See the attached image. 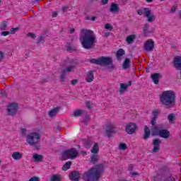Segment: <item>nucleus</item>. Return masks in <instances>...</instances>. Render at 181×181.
<instances>
[{"label":"nucleus","mask_w":181,"mask_h":181,"mask_svg":"<svg viewBox=\"0 0 181 181\" xmlns=\"http://www.w3.org/2000/svg\"><path fill=\"white\" fill-rule=\"evenodd\" d=\"M97 37L92 30L82 28L80 32L79 40L83 49H93L95 47L97 43Z\"/></svg>","instance_id":"1"},{"label":"nucleus","mask_w":181,"mask_h":181,"mask_svg":"<svg viewBox=\"0 0 181 181\" xmlns=\"http://www.w3.org/2000/svg\"><path fill=\"white\" fill-rule=\"evenodd\" d=\"M159 100L165 108H173L176 104V93L172 90H164L160 95Z\"/></svg>","instance_id":"2"},{"label":"nucleus","mask_w":181,"mask_h":181,"mask_svg":"<svg viewBox=\"0 0 181 181\" xmlns=\"http://www.w3.org/2000/svg\"><path fill=\"white\" fill-rule=\"evenodd\" d=\"M103 170H104V166L102 164H99L85 172L83 174V179L85 181H98L101 177Z\"/></svg>","instance_id":"3"},{"label":"nucleus","mask_w":181,"mask_h":181,"mask_svg":"<svg viewBox=\"0 0 181 181\" xmlns=\"http://www.w3.org/2000/svg\"><path fill=\"white\" fill-rule=\"evenodd\" d=\"M40 141H42V136L37 132H33L27 135L26 141L28 144L31 146H35L36 149H39Z\"/></svg>","instance_id":"4"},{"label":"nucleus","mask_w":181,"mask_h":181,"mask_svg":"<svg viewBox=\"0 0 181 181\" xmlns=\"http://www.w3.org/2000/svg\"><path fill=\"white\" fill-rule=\"evenodd\" d=\"M138 15H143L144 18H147V22L152 23L156 19V16L152 13V10L149 8L137 10Z\"/></svg>","instance_id":"5"},{"label":"nucleus","mask_w":181,"mask_h":181,"mask_svg":"<svg viewBox=\"0 0 181 181\" xmlns=\"http://www.w3.org/2000/svg\"><path fill=\"white\" fill-rule=\"evenodd\" d=\"M90 62L93 64H98V66H110L112 63V59L108 57H101L98 59H92Z\"/></svg>","instance_id":"6"},{"label":"nucleus","mask_w":181,"mask_h":181,"mask_svg":"<svg viewBox=\"0 0 181 181\" xmlns=\"http://www.w3.org/2000/svg\"><path fill=\"white\" fill-rule=\"evenodd\" d=\"M78 156V152L76 148H71L66 150L62 153V159L67 160V159H76Z\"/></svg>","instance_id":"7"},{"label":"nucleus","mask_w":181,"mask_h":181,"mask_svg":"<svg viewBox=\"0 0 181 181\" xmlns=\"http://www.w3.org/2000/svg\"><path fill=\"white\" fill-rule=\"evenodd\" d=\"M18 110H19V105H18L17 103H12L8 104L7 106V111L8 115H11V117H13L18 114Z\"/></svg>","instance_id":"8"},{"label":"nucleus","mask_w":181,"mask_h":181,"mask_svg":"<svg viewBox=\"0 0 181 181\" xmlns=\"http://www.w3.org/2000/svg\"><path fill=\"white\" fill-rule=\"evenodd\" d=\"M138 129V126L134 122H129L126 126V132L129 135H132V134H135V131Z\"/></svg>","instance_id":"9"},{"label":"nucleus","mask_w":181,"mask_h":181,"mask_svg":"<svg viewBox=\"0 0 181 181\" xmlns=\"http://www.w3.org/2000/svg\"><path fill=\"white\" fill-rule=\"evenodd\" d=\"M105 132L107 138H111L115 134V127L112 124H107L105 127Z\"/></svg>","instance_id":"10"},{"label":"nucleus","mask_w":181,"mask_h":181,"mask_svg":"<svg viewBox=\"0 0 181 181\" xmlns=\"http://www.w3.org/2000/svg\"><path fill=\"white\" fill-rule=\"evenodd\" d=\"M153 47H155V43L152 40H148L144 44V49L146 52L153 50Z\"/></svg>","instance_id":"11"},{"label":"nucleus","mask_w":181,"mask_h":181,"mask_svg":"<svg viewBox=\"0 0 181 181\" xmlns=\"http://www.w3.org/2000/svg\"><path fill=\"white\" fill-rule=\"evenodd\" d=\"M69 180L71 181H79L80 180V172L77 170L72 171L69 174Z\"/></svg>","instance_id":"12"},{"label":"nucleus","mask_w":181,"mask_h":181,"mask_svg":"<svg viewBox=\"0 0 181 181\" xmlns=\"http://www.w3.org/2000/svg\"><path fill=\"white\" fill-rule=\"evenodd\" d=\"M160 140L156 139L153 141V148L152 150V152H158L159 151V149H160Z\"/></svg>","instance_id":"13"},{"label":"nucleus","mask_w":181,"mask_h":181,"mask_svg":"<svg viewBox=\"0 0 181 181\" xmlns=\"http://www.w3.org/2000/svg\"><path fill=\"white\" fill-rule=\"evenodd\" d=\"M159 136L160 138H164V139H168L170 136V132L166 129H161L159 132Z\"/></svg>","instance_id":"14"},{"label":"nucleus","mask_w":181,"mask_h":181,"mask_svg":"<svg viewBox=\"0 0 181 181\" xmlns=\"http://www.w3.org/2000/svg\"><path fill=\"white\" fill-rule=\"evenodd\" d=\"M85 80L87 83H93L94 80V71H89L86 74Z\"/></svg>","instance_id":"15"},{"label":"nucleus","mask_w":181,"mask_h":181,"mask_svg":"<svg viewBox=\"0 0 181 181\" xmlns=\"http://www.w3.org/2000/svg\"><path fill=\"white\" fill-rule=\"evenodd\" d=\"M11 156L13 159H14V160H20V159H22V158H23V154H22L19 151H16L11 154Z\"/></svg>","instance_id":"16"},{"label":"nucleus","mask_w":181,"mask_h":181,"mask_svg":"<svg viewBox=\"0 0 181 181\" xmlns=\"http://www.w3.org/2000/svg\"><path fill=\"white\" fill-rule=\"evenodd\" d=\"M173 64L175 69H181V58L179 57L174 58Z\"/></svg>","instance_id":"17"},{"label":"nucleus","mask_w":181,"mask_h":181,"mask_svg":"<svg viewBox=\"0 0 181 181\" xmlns=\"http://www.w3.org/2000/svg\"><path fill=\"white\" fill-rule=\"evenodd\" d=\"M143 33L144 36H148L150 33H153V31L149 30V24H144Z\"/></svg>","instance_id":"18"},{"label":"nucleus","mask_w":181,"mask_h":181,"mask_svg":"<svg viewBox=\"0 0 181 181\" xmlns=\"http://www.w3.org/2000/svg\"><path fill=\"white\" fill-rule=\"evenodd\" d=\"M119 11V7L118 6V4H112L110 8V12L112 13H117Z\"/></svg>","instance_id":"19"},{"label":"nucleus","mask_w":181,"mask_h":181,"mask_svg":"<svg viewBox=\"0 0 181 181\" xmlns=\"http://www.w3.org/2000/svg\"><path fill=\"white\" fill-rule=\"evenodd\" d=\"M160 75L158 73L153 74L151 78L153 80L154 84H159V78Z\"/></svg>","instance_id":"20"},{"label":"nucleus","mask_w":181,"mask_h":181,"mask_svg":"<svg viewBox=\"0 0 181 181\" xmlns=\"http://www.w3.org/2000/svg\"><path fill=\"white\" fill-rule=\"evenodd\" d=\"M59 111H60V107H57L50 110V112H49V116L51 118H53V117H56L57 115V112Z\"/></svg>","instance_id":"21"},{"label":"nucleus","mask_w":181,"mask_h":181,"mask_svg":"<svg viewBox=\"0 0 181 181\" xmlns=\"http://www.w3.org/2000/svg\"><path fill=\"white\" fill-rule=\"evenodd\" d=\"M100 159V156H98V153H93L90 157V163L93 165H95L98 160Z\"/></svg>","instance_id":"22"},{"label":"nucleus","mask_w":181,"mask_h":181,"mask_svg":"<svg viewBox=\"0 0 181 181\" xmlns=\"http://www.w3.org/2000/svg\"><path fill=\"white\" fill-rule=\"evenodd\" d=\"M136 38V36L135 35H130L126 37V42L128 45H132Z\"/></svg>","instance_id":"23"},{"label":"nucleus","mask_w":181,"mask_h":181,"mask_svg":"<svg viewBox=\"0 0 181 181\" xmlns=\"http://www.w3.org/2000/svg\"><path fill=\"white\" fill-rule=\"evenodd\" d=\"M151 136V129H149V127L148 126L144 127V139L146 140Z\"/></svg>","instance_id":"24"},{"label":"nucleus","mask_w":181,"mask_h":181,"mask_svg":"<svg viewBox=\"0 0 181 181\" xmlns=\"http://www.w3.org/2000/svg\"><path fill=\"white\" fill-rule=\"evenodd\" d=\"M50 181H62L63 180V178H62V175L60 174H54L50 177Z\"/></svg>","instance_id":"25"},{"label":"nucleus","mask_w":181,"mask_h":181,"mask_svg":"<svg viewBox=\"0 0 181 181\" xmlns=\"http://www.w3.org/2000/svg\"><path fill=\"white\" fill-rule=\"evenodd\" d=\"M33 159H34V162L38 163V162H40L42 159H43V156L37 153H34L33 156Z\"/></svg>","instance_id":"26"},{"label":"nucleus","mask_w":181,"mask_h":181,"mask_svg":"<svg viewBox=\"0 0 181 181\" xmlns=\"http://www.w3.org/2000/svg\"><path fill=\"white\" fill-rule=\"evenodd\" d=\"M131 65V59L129 58H126L124 62H123V69L124 70H127Z\"/></svg>","instance_id":"27"},{"label":"nucleus","mask_w":181,"mask_h":181,"mask_svg":"<svg viewBox=\"0 0 181 181\" xmlns=\"http://www.w3.org/2000/svg\"><path fill=\"white\" fill-rule=\"evenodd\" d=\"M168 122H170V124H175V121L176 119V116H175V114L170 113L168 115Z\"/></svg>","instance_id":"28"},{"label":"nucleus","mask_w":181,"mask_h":181,"mask_svg":"<svg viewBox=\"0 0 181 181\" xmlns=\"http://www.w3.org/2000/svg\"><path fill=\"white\" fill-rule=\"evenodd\" d=\"M127 88H128V85H127L126 83H120V88H119L120 94H124V93L127 91Z\"/></svg>","instance_id":"29"},{"label":"nucleus","mask_w":181,"mask_h":181,"mask_svg":"<svg viewBox=\"0 0 181 181\" xmlns=\"http://www.w3.org/2000/svg\"><path fill=\"white\" fill-rule=\"evenodd\" d=\"M99 151H100V146H98V143H95L91 149V153H98Z\"/></svg>","instance_id":"30"},{"label":"nucleus","mask_w":181,"mask_h":181,"mask_svg":"<svg viewBox=\"0 0 181 181\" xmlns=\"http://www.w3.org/2000/svg\"><path fill=\"white\" fill-rule=\"evenodd\" d=\"M160 132V130H159V129L157 127H153L151 128V134H152L153 136H156L159 135Z\"/></svg>","instance_id":"31"},{"label":"nucleus","mask_w":181,"mask_h":181,"mask_svg":"<svg viewBox=\"0 0 181 181\" xmlns=\"http://www.w3.org/2000/svg\"><path fill=\"white\" fill-rule=\"evenodd\" d=\"M85 111L82 110H76L75 111H74V117H81V115H83V114H84Z\"/></svg>","instance_id":"32"},{"label":"nucleus","mask_w":181,"mask_h":181,"mask_svg":"<svg viewBox=\"0 0 181 181\" xmlns=\"http://www.w3.org/2000/svg\"><path fill=\"white\" fill-rule=\"evenodd\" d=\"M124 54H125V51L123 49H119L116 54L117 59H121Z\"/></svg>","instance_id":"33"},{"label":"nucleus","mask_w":181,"mask_h":181,"mask_svg":"<svg viewBox=\"0 0 181 181\" xmlns=\"http://www.w3.org/2000/svg\"><path fill=\"white\" fill-rule=\"evenodd\" d=\"M159 114H160V110H158V109H155L153 110L152 111V118H154L156 119V118H158V117H159Z\"/></svg>","instance_id":"34"},{"label":"nucleus","mask_w":181,"mask_h":181,"mask_svg":"<svg viewBox=\"0 0 181 181\" xmlns=\"http://www.w3.org/2000/svg\"><path fill=\"white\" fill-rule=\"evenodd\" d=\"M71 166V161L66 162L62 167V170H69L70 167Z\"/></svg>","instance_id":"35"},{"label":"nucleus","mask_w":181,"mask_h":181,"mask_svg":"<svg viewBox=\"0 0 181 181\" xmlns=\"http://www.w3.org/2000/svg\"><path fill=\"white\" fill-rule=\"evenodd\" d=\"M66 74H67V71L64 69L62 71L61 76H60V81H64V78L66 77Z\"/></svg>","instance_id":"36"},{"label":"nucleus","mask_w":181,"mask_h":181,"mask_svg":"<svg viewBox=\"0 0 181 181\" xmlns=\"http://www.w3.org/2000/svg\"><path fill=\"white\" fill-rule=\"evenodd\" d=\"M119 149L120 151H125L127 149V144L125 143H121L119 146Z\"/></svg>","instance_id":"37"},{"label":"nucleus","mask_w":181,"mask_h":181,"mask_svg":"<svg viewBox=\"0 0 181 181\" xmlns=\"http://www.w3.org/2000/svg\"><path fill=\"white\" fill-rule=\"evenodd\" d=\"M64 70L66 71V73H71V71H73V70H74V66L71 65L66 67Z\"/></svg>","instance_id":"38"},{"label":"nucleus","mask_w":181,"mask_h":181,"mask_svg":"<svg viewBox=\"0 0 181 181\" xmlns=\"http://www.w3.org/2000/svg\"><path fill=\"white\" fill-rule=\"evenodd\" d=\"M105 29L109 30H114V28L112 27V25L110 23H106L105 25Z\"/></svg>","instance_id":"39"},{"label":"nucleus","mask_w":181,"mask_h":181,"mask_svg":"<svg viewBox=\"0 0 181 181\" xmlns=\"http://www.w3.org/2000/svg\"><path fill=\"white\" fill-rule=\"evenodd\" d=\"M175 177L170 175L168 177L164 179V181H175Z\"/></svg>","instance_id":"40"},{"label":"nucleus","mask_w":181,"mask_h":181,"mask_svg":"<svg viewBox=\"0 0 181 181\" xmlns=\"http://www.w3.org/2000/svg\"><path fill=\"white\" fill-rule=\"evenodd\" d=\"M7 26H8V25L6 24V23L4 22L3 23H1V30H6Z\"/></svg>","instance_id":"41"},{"label":"nucleus","mask_w":181,"mask_h":181,"mask_svg":"<svg viewBox=\"0 0 181 181\" xmlns=\"http://www.w3.org/2000/svg\"><path fill=\"white\" fill-rule=\"evenodd\" d=\"M131 177H132V176H139V173L138 172H134V171H130V175Z\"/></svg>","instance_id":"42"},{"label":"nucleus","mask_w":181,"mask_h":181,"mask_svg":"<svg viewBox=\"0 0 181 181\" xmlns=\"http://www.w3.org/2000/svg\"><path fill=\"white\" fill-rule=\"evenodd\" d=\"M37 43H45V37L41 36L37 41Z\"/></svg>","instance_id":"43"},{"label":"nucleus","mask_w":181,"mask_h":181,"mask_svg":"<svg viewBox=\"0 0 181 181\" xmlns=\"http://www.w3.org/2000/svg\"><path fill=\"white\" fill-rule=\"evenodd\" d=\"M16 30H19V28H12L11 30H10V33L11 35H13V33H15V32H16Z\"/></svg>","instance_id":"44"},{"label":"nucleus","mask_w":181,"mask_h":181,"mask_svg":"<svg viewBox=\"0 0 181 181\" xmlns=\"http://www.w3.org/2000/svg\"><path fill=\"white\" fill-rule=\"evenodd\" d=\"M8 35H11L10 31H3V32H1V35L2 36H8Z\"/></svg>","instance_id":"45"},{"label":"nucleus","mask_w":181,"mask_h":181,"mask_svg":"<svg viewBox=\"0 0 181 181\" xmlns=\"http://www.w3.org/2000/svg\"><path fill=\"white\" fill-rule=\"evenodd\" d=\"M151 124L153 127H155V125L156 124V119L152 117L151 122Z\"/></svg>","instance_id":"46"},{"label":"nucleus","mask_w":181,"mask_h":181,"mask_svg":"<svg viewBox=\"0 0 181 181\" xmlns=\"http://www.w3.org/2000/svg\"><path fill=\"white\" fill-rule=\"evenodd\" d=\"M57 15H59V11H53L52 13V18H57Z\"/></svg>","instance_id":"47"},{"label":"nucleus","mask_w":181,"mask_h":181,"mask_svg":"<svg viewBox=\"0 0 181 181\" xmlns=\"http://www.w3.org/2000/svg\"><path fill=\"white\" fill-rule=\"evenodd\" d=\"M28 36H29V37H31L32 39H35V37H36V35H35L32 33H28Z\"/></svg>","instance_id":"48"},{"label":"nucleus","mask_w":181,"mask_h":181,"mask_svg":"<svg viewBox=\"0 0 181 181\" xmlns=\"http://www.w3.org/2000/svg\"><path fill=\"white\" fill-rule=\"evenodd\" d=\"M4 56H5V54L4 53V52L0 51V62L1 60H2V59H4Z\"/></svg>","instance_id":"49"},{"label":"nucleus","mask_w":181,"mask_h":181,"mask_svg":"<svg viewBox=\"0 0 181 181\" xmlns=\"http://www.w3.org/2000/svg\"><path fill=\"white\" fill-rule=\"evenodd\" d=\"M77 83H78V81L77 79H74L71 81V84H72V86H74V84H77Z\"/></svg>","instance_id":"50"},{"label":"nucleus","mask_w":181,"mask_h":181,"mask_svg":"<svg viewBox=\"0 0 181 181\" xmlns=\"http://www.w3.org/2000/svg\"><path fill=\"white\" fill-rule=\"evenodd\" d=\"M110 2V0H101V3L103 5H107Z\"/></svg>","instance_id":"51"},{"label":"nucleus","mask_w":181,"mask_h":181,"mask_svg":"<svg viewBox=\"0 0 181 181\" xmlns=\"http://www.w3.org/2000/svg\"><path fill=\"white\" fill-rule=\"evenodd\" d=\"M86 107H87V108H88V109L91 108V102L87 101V102H86Z\"/></svg>","instance_id":"52"},{"label":"nucleus","mask_w":181,"mask_h":181,"mask_svg":"<svg viewBox=\"0 0 181 181\" xmlns=\"http://www.w3.org/2000/svg\"><path fill=\"white\" fill-rule=\"evenodd\" d=\"M177 10V8L173 7V8H171L170 12H171L172 13H175V12H176Z\"/></svg>","instance_id":"53"},{"label":"nucleus","mask_w":181,"mask_h":181,"mask_svg":"<svg viewBox=\"0 0 181 181\" xmlns=\"http://www.w3.org/2000/svg\"><path fill=\"white\" fill-rule=\"evenodd\" d=\"M87 148H90V146H91V143L90 142V141H86V142Z\"/></svg>","instance_id":"54"},{"label":"nucleus","mask_w":181,"mask_h":181,"mask_svg":"<svg viewBox=\"0 0 181 181\" xmlns=\"http://www.w3.org/2000/svg\"><path fill=\"white\" fill-rule=\"evenodd\" d=\"M21 132L23 135H26V132H27L26 129H21Z\"/></svg>","instance_id":"55"},{"label":"nucleus","mask_w":181,"mask_h":181,"mask_svg":"<svg viewBox=\"0 0 181 181\" xmlns=\"http://www.w3.org/2000/svg\"><path fill=\"white\" fill-rule=\"evenodd\" d=\"M66 50H67L68 52H71V51H73V48H72L71 47H70V46H68V47H66Z\"/></svg>","instance_id":"56"},{"label":"nucleus","mask_w":181,"mask_h":181,"mask_svg":"<svg viewBox=\"0 0 181 181\" xmlns=\"http://www.w3.org/2000/svg\"><path fill=\"white\" fill-rule=\"evenodd\" d=\"M110 35H111V33H110V32H106V33H105V37H108V36H110Z\"/></svg>","instance_id":"57"},{"label":"nucleus","mask_w":181,"mask_h":181,"mask_svg":"<svg viewBox=\"0 0 181 181\" xmlns=\"http://www.w3.org/2000/svg\"><path fill=\"white\" fill-rule=\"evenodd\" d=\"M69 32H70V33H74V32H76V29L70 28Z\"/></svg>","instance_id":"58"},{"label":"nucleus","mask_w":181,"mask_h":181,"mask_svg":"<svg viewBox=\"0 0 181 181\" xmlns=\"http://www.w3.org/2000/svg\"><path fill=\"white\" fill-rule=\"evenodd\" d=\"M66 9H69L68 6H64L62 8V11H66Z\"/></svg>","instance_id":"59"},{"label":"nucleus","mask_w":181,"mask_h":181,"mask_svg":"<svg viewBox=\"0 0 181 181\" xmlns=\"http://www.w3.org/2000/svg\"><path fill=\"white\" fill-rule=\"evenodd\" d=\"M127 86H128V87L132 86V81H129V83L127 84Z\"/></svg>","instance_id":"60"},{"label":"nucleus","mask_w":181,"mask_h":181,"mask_svg":"<svg viewBox=\"0 0 181 181\" xmlns=\"http://www.w3.org/2000/svg\"><path fill=\"white\" fill-rule=\"evenodd\" d=\"M132 169H133L132 165H130L129 166V170H130V172H132Z\"/></svg>","instance_id":"61"},{"label":"nucleus","mask_w":181,"mask_h":181,"mask_svg":"<svg viewBox=\"0 0 181 181\" xmlns=\"http://www.w3.org/2000/svg\"><path fill=\"white\" fill-rule=\"evenodd\" d=\"M95 18H96L95 16H93L90 20L94 21H95Z\"/></svg>","instance_id":"62"},{"label":"nucleus","mask_w":181,"mask_h":181,"mask_svg":"<svg viewBox=\"0 0 181 181\" xmlns=\"http://www.w3.org/2000/svg\"><path fill=\"white\" fill-rule=\"evenodd\" d=\"M178 13H179L180 18V19H181V10H179V11H178Z\"/></svg>","instance_id":"63"},{"label":"nucleus","mask_w":181,"mask_h":181,"mask_svg":"<svg viewBox=\"0 0 181 181\" xmlns=\"http://www.w3.org/2000/svg\"><path fill=\"white\" fill-rule=\"evenodd\" d=\"M146 2H152V1H153V0H146Z\"/></svg>","instance_id":"64"}]
</instances>
